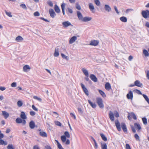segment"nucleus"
Instances as JSON below:
<instances>
[{
    "label": "nucleus",
    "instance_id": "7ed1b4c3",
    "mask_svg": "<svg viewBox=\"0 0 149 149\" xmlns=\"http://www.w3.org/2000/svg\"><path fill=\"white\" fill-rule=\"evenodd\" d=\"M16 122L18 124L22 123V125H24L26 123L25 120H22L20 118H17L15 120Z\"/></svg>",
    "mask_w": 149,
    "mask_h": 149
},
{
    "label": "nucleus",
    "instance_id": "4be33fe9",
    "mask_svg": "<svg viewBox=\"0 0 149 149\" xmlns=\"http://www.w3.org/2000/svg\"><path fill=\"white\" fill-rule=\"evenodd\" d=\"M92 19L91 17H83L82 21L84 22H87L90 21Z\"/></svg>",
    "mask_w": 149,
    "mask_h": 149
},
{
    "label": "nucleus",
    "instance_id": "5701e85b",
    "mask_svg": "<svg viewBox=\"0 0 149 149\" xmlns=\"http://www.w3.org/2000/svg\"><path fill=\"white\" fill-rule=\"evenodd\" d=\"M134 126L138 130V131L139 132L140 130L141 129V127L140 125L137 123H135L134 124Z\"/></svg>",
    "mask_w": 149,
    "mask_h": 149
},
{
    "label": "nucleus",
    "instance_id": "774afa93",
    "mask_svg": "<svg viewBox=\"0 0 149 149\" xmlns=\"http://www.w3.org/2000/svg\"><path fill=\"white\" fill-rule=\"evenodd\" d=\"M146 77L149 80V71L148 70L146 72Z\"/></svg>",
    "mask_w": 149,
    "mask_h": 149
},
{
    "label": "nucleus",
    "instance_id": "4468645a",
    "mask_svg": "<svg viewBox=\"0 0 149 149\" xmlns=\"http://www.w3.org/2000/svg\"><path fill=\"white\" fill-rule=\"evenodd\" d=\"M135 86L139 87H142L143 86L142 83H141L139 80H136L134 82Z\"/></svg>",
    "mask_w": 149,
    "mask_h": 149
},
{
    "label": "nucleus",
    "instance_id": "603ef678",
    "mask_svg": "<svg viewBox=\"0 0 149 149\" xmlns=\"http://www.w3.org/2000/svg\"><path fill=\"white\" fill-rule=\"evenodd\" d=\"M114 113L116 117L118 118L119 117V113L117 111H114Z\"/></svg>",
    "mask_w": 149,
    "mask_h": 149
},
{
    "label": "nucleus",
    "instance_id": "5fc2aeb1",
    "mask_svg": "<svg viewBox=\"0 0 149 149\" xmlns=\"http://www.w3.org/2000/svg\"><path fill=\"white\" fill-rule=\"evenodd\" d=\"M58 147V148L59 149H64L63 147H62L61 145L59 143V142H58V145H57Z\"/></svg>",
    "mask_w": 149,
    "mask_h": 149
},
{
    "label": "nucleus",
    "instance_id": "393cba45",
    "mask_svg": "<svg viewBox=\"0 0 149 149\" xmlns=\"http://www.w3.org/2000/svg\"><path fill=\"white\" fill-rule=\"evenodd\" d=\"M20 117L21 118L23 119V120H25L26 119L27 117L24 112L22 111L21 112Z\"/></svg>",
    "mask_w": 149,
    "mask_h": 149
},
{
    "label": "nucleus",
    "instance_id": "1a4fd4ad",
    "mask_svg": "<svg viewBox=\"0 0 149 149\" xmlns=\"http://www.w3.org/2000/svg\"><path fill=\"white\" fill-rule=\"evenodd\" d=\"M49 12L50 16L52 18H54L56 14L54 10L52 9H50L49 10Z\"/></svg>",
    "mask_w": 149,
    "mask_h": 149
},
{
    "label": "nucleus",
    "instance_id": "c756f323",
    "mask_svg": "<svg viewBox=\"0 0 149 149\" xmlns=\"http://www.w3.org/2000/svg\"><path fill=\"white\" fill-rule=\"evenodd\" d=\"M54 10L55 12L57 13H59L60 12L59 7L56 4H55L54 6Z\"/></svg>",
    "mask_w": 149,
    "mask_h": 149
},
{
    "label": "nucleus",
    "instance_id": "9d476101",
    "mask_svg": "<svg viewBox=\"0 0 149 149\" xmlns=\"http://www.w3.org/2000/svg\"><path fill=\"white\" fill-rule=\"evenodd\" d=\"M121 126L125 133L127 132V129L125 124L123 123H121Z\"/></svg>",
    "mask_w": 149,
    "mask_h": 149
},
{
    "label": "nucleus",
    "instance_id": "72a5a7b5",
    "mask_svg": "<svg viewBox=\"0 0 149 149\" xmlns=\"http://www.w3.org/2000/svg\"><path fill=\"white\" fill-rule=\"evenodd\" d=\"M143 53L145 56L148 57L149 56V53L148 52V51L146 49H144L143 50Z\"/></svg>",
    "mask_w": 149,
    "mask_h": 149
},
{
    "label": "nucleus",
    "instance_id": "2f4dec72",
    "mask_svg": "<svg viewBox=\"0 0 149 149\" xmlns=\"http://www.w3.org/2000/svg\"><path fill=\"white\" fill-rule=\"evenodd\" d=\"M120 19L121 21L124 22H126L127 21V18L124 16L120 17Z\"/></svg>",
    "mask_w": 149,
    "mask_h": 149
},
{
    "label": "nucleus",
    "instance_id": "ddd939ff",
    "mask_svg": "<svg viewBox=\"0 0 149 149\" xmlns=\"http://www.w3.org/2000/svg\"><path fill=\"white\" fill-rule=\"evenodd\" d=\"M98 43L99 42L97 41L96 40H93L91 41V42L89 45H90L96 46L97 45Z\"/></svg>",
    "mask_w": 149,
    "mask_h": 149
},
{
    "label": "nucleus",
    "instance_id": "49530a36",
    "mask_svg": "<svg viewBox=\"0 0 149 149\" xmlns=\"http://www.w3.org/2000/svg\"><path fill=\"white\" fill-rule=\"evenodd\" d=\"M65 136H66V137H67L68 138H69L70 137V134L67 131H66L64 132Z\"/></svg>",
    "mask_w": 149,
    "mask_h": 149
},
{
    "label": "nucleus",
    "instance_id": "9b49d317",
    "mask_svg": "<svg viewBox=\"0 0 149 149\" xmlns=\"http://www.w3.org/2000/svg\"><path fill=\"white\" fill-rule=\"evenodd\" d=\"M115 125L118 130L119 131H120L121 130L120 125L118 120L116 121Z\"/></svg>",
    "mask_w": 149,
    "mask_h": 149
},
{
    "label": "nucleus",
    "instance_id": "09e8293b",
    "mask_svg": "<svg viewBox=\"0 0 149 149\" xmlns=\"http://www.w3.org/2000/svg\"><path fill=\"white\" fill-rule=\"evenodd\" d=\"M95 3L97 6H100V3L99 0H94Z\"/></svg>",
    "mask_w": 149,
    "mask_h": 149
},
{
    "label": "nucleus",
    "instance_id": "a18cd8bd",
    "mask_svg": "<svg viewBox=\"0 0 149 149\" xmlns=\"http://www.w3.org/2000/svg\"><path fill=\"white\" fill-rule=\"evenodd\" d=\"M17 104L19 107H21L23 103L21 101L19 100L17 102Z\"/></svg>",
    "mask_w": 149,
    "mask_h": 149
},
{
    "label": "nucleus",
    "instance_id": "6ab92c4d",
    "mask_svg": "<svg viewBox=\"0 0 149 149\" xmlns=\"http://www.w3.org/2000/svg\"><path fill=\"white\" fill-rule=\"evenodd\" d=\"M82 71L86 77H88L89 76V74L88 71L85 68H83L82 69Z\"/></svg>",
    "mask_w": 149,
    "mask_h": 149
},
{
    "label": "nucleus",
    "instance_id": "e433bc0d",
    "mask_svg": "<svg viewBox=\"0 0 149 149\" xmlns=\"http://www.w3.org/2000/svg\"><path fill=\"white\" fill-rule=\"evenodd\" d=\"M40 135L42 136L47 137V134L46 133L44 132H40L39 133Z\"/></svg>",
    "mask_w": 149,
    "mask_h": 149
},
{
    "label": "nucleus",
    "instance_id": "412c9836",
    "mask_svg": "<svg viewBox=\"0 0 149 149\" xmlns=\"http://www.w3.org/2000/svg\"><path fill=\"white\" fill-rule=\"evenodd\" d=\"M29 126L31 129H33L34 128L35 126L34 122L33 120L31 121L29 123Z\"/></svg>",
    "mask_w": 149,
    "mask_h": 149
},
{
    "label": "nucleus",
    "instance_id": "de8ad7c7",
    "mask_svg": "<svg viewBox=\"0 0 149 149\" xmlns=\"http://www.w3.org/2000/svg\"><path fill=\"white\" fill-rule=\"evenodd\" d=\"M54 123H55V125H57V126H61V123L58 121H55L54 122Z\"/></svg>",
    "mask_w": 149,
    "mask_h": 149
},
{
    "label": "nucleus",
    "instance_id": "a211bd4d",
    "mask_svg": "<svg viewBox=\"0 0 149 149\" xmlns=\"http://www.w3.org/2000/svg\"><path fill=\"white\" fill-rule=\"evenodd\" d=\"M77 14L79 19L82 21L83 17L81 12L79 11H77Z\"/></svg>",
    "mask_w": 149,
    "mask_h": 149
},
{
    "label": "nucleus",
    "instance_id": "c03bdc74",
    "mask_svg": "<svg viewBox=\"0 0 149 149\" xmlns=\"http://www.w3.org/2000/svg\"><path fill=\"white\" fill-rule=\"evenodd\" d=\"M5 12L6 15L10 17H12V15H11V13L10 12H8L6 10H5Z\"/></svg>",
    "mask_w": 149,
    "mask_h": 149
},
{
    "label": "nucleus",
    "instance_id": "8fccbe9b",
    "mask_svg": "<svg viewBox=\"0 0 149 149\" xmlns=\"http://www.w3.org/2000/svg\"><path fill=\"white\" fill-rule=\"evenodd\" d=\"M134 137L136 141H139V137L137 134H136L134 135Z\"/></svg>",
    "mask_w": 149,
    "mask_h": 149
},
{
    "label": "nucleus",
    "instance_id": "f257e3e1",
    "mask_svg": "<svg viewBox=\"0 0 149 149\" xmlns=\"http://www.w3.org/2000/svg\"><path fill=\"white\" fill-rule=\"evenodd\" d=\"M97 103L98 104L99 107L101 109L104 108V106L103 103V101L101 98H97L96 99Z\"/></svg>",
    "mask_w": 149,
    "mask_h": 149
},
{
    "label": "nucleus",
    "instance_id": "c9c22d12",
    "mask_svg": "<svg viewBox=\"0 0 149 149\" xmlns=\"http://www.w3.org/2000/svg\"><path fill=\"white\" fill-rule=\"evenodd\" d=\"M61 139L63 143H65L66 141V137L65 136L63 135L61 136Z\"/></svg>",
    "mask_w": 149,
    "mask_h": 149
},
{
    "label": "nucleus",
    "instance_id": "bb28decb",
    "mask_svg": "<svg viewBox=\"0 0 149 149\" xmlns=\"http://www.w3.org/2000/svg\"><path fill=\"white\" fill-rule=\"evenodd\" d=\"M88 102L90 105L93 108H95L96 107V105L95 103H93L90 100H88Z\"/></svg>",
    "mask_w": 149,
    "mask_h": 149
},
{
    "label": "nucleus",
    "instance_id": "e2e57ef3",
    "mask_svg": "<svg viewBox=\"0 0 149 149\" xmlns=\"http://www.w3.org/2000/svg\"><path fill=\"white\" fill-rule=\"evenodd\" d=\"M32 109L36 111H38V109L36 108V107L35 106L33 105L32 106Z\"/></svg>",
    "mask_w": 149,
    "mask_h": 149
},
{
    "label": "nucleus",
    "instance_id": "a878e982",
    "mask_svg": "<svg viewBox=\"0 0 149 149\" xmlns=\"http://www.w3.org/2000/svg\"><path fill=\"white\" fill-rule=\"evenodd\" d=\"M23 38L20 36H17L15 38V40L17 42H20L23 40Z\"/></svg>",
    "mask_w": 149,
    "mask_h": 149
},
{
    "label": "nucleus",
    "instance_id": "37998d69",
    "mask_svg": "<svg viewBox=\"0 0 149 149\" xmlns=\"http://www.w3.org/2000/svg\"><path fill=\"white\" fill-rule=\"evenodd\" d=\"M76 8L78 10H80L81 9V7L77 2L75 4Z\"/></svg>",
    "mask_w": 149,
    "mask_h": 149
},
{
    "label": "nucleus",
    "instance_id": "f704fd0d",
    "mask_svg": "<svg viewBox=\"0 0 149 149\" xmlns=\"http://www.w3.org/2000/svg\"><path fill=\"white\" fill-rule=\"evenodd\" d=\"M7 143L2 139H0V145H6Z\"/></svg>",
    "mask_w": 149,
    "mask_h": 149
},
{
    "label": "nucleus",
    "instance_id": "20e7f679",
    "mask_svg": "<svg viewBox=\"0 0 149 149\" xmlns=\"http://www.w3.org/2000/svg\"><path fill=\"white\" fill-rule=\"evenodd\" d=\"M63 26L64 28H67L70 26H72L71 23L68 21L63 22L62 23Z\"/></svg>",
    "mask_w": 149,
    "mask_h": 149
},
{
    "label": "nucleus",
    "instance_id": "dca6fc26",
    "mask_svg": "<svg viewBox=\"0 0 149 149\" xmlns=\"http://www.w3.org/2000/svg\"><path fill=\"white\" fill-rule=\"evenodd\" d=\"M104 8L106 11L108 12H109L111 10V7L108 5L105 4L104 5Z\"/></svg>",
    "mask_w": 149,
    "mask_h": 149
},
{
    "label": "nucleus",
    "instance_id": "f8f14e48",
    "mask_svg": "<svg viewBox=\"0 0 149 149\" xmlns=\"http://www.w3.org/2000/svg\"><path fill=\"white\" fill-rule=\"evenodd\" d=\"M109 118L112 121H114V117L113 112L112 111H110L109 112Z\"/></svg>",
    "mask_w": 149,
    "mask_h": 149
},
{
    "label": "nucleus",
    "instance_id": "4c0bfd02",
    "mask_svg": "<svg viewBox=\"0 0 149 149\" xmlns=\"http://www.w3.org/2000/svg\"><path fill=\"white\" fill-rule=\"evenodd\" d=\"M142 120L143 124L144 125H146L147 123V119L146 118L143 117L142 118Z\"/></svg>",
    "mask_w": 149,
    "mask_h": 149
},
{
    "label": "nucleus",
    "instance_id": "aec40b11",
    "mask_svg": "<svg viewBox=\"0 0 149 149\" xmlns=\"http://www.w3.org/2000/svg\"><path fill=\"white\" fill-rule=\"evenodd\" d=\"M89 7L90 10L92 11L93 13H94L95 12L94 10L95 8L93 4L91 3H89Z\"/></svg>",
    "mask_w": 149,
    "mask_h": 149
},
{
    "label": "nucleus",
    "instance_id": "79ce46f5",
    "mask_svg": "<svg viewBox=\"0 0 149 149\" xmlns=\"http://www.w3.org/2000/svg\"><path fill=\"white\" fill-rule=\"evenodd\" d=\"M130 115L134 119L136 120L137 119V117L135 114L133 112H131L130 113Z\"/></svg>",
    "mask_w": 149,
    "mask_h": 149
},
{
    "label": "nucleus",
    "instance_id": "7c9ffc66",
    "mask_svg": "<svg viewBox=\"0 0 149 149\" xmlns=\"http://www.w3.org/2000/svg\"><path fill=\"white\" fill-rule=\"evenodd\" d=\"M101 148L102 149H107V146L105 143H101Z\"/></svg>",
    "mask_w": 149,
    "mask_h": 149
},
{
    "label": "nucleus",
    "instance_id": "ea45409f",
    "mask_svg": "<svg viewBox=\"0 0 149 149\" xmlns=\"http://www.w3.org/2000/svg\"><path fill=\"white\" fill-rule=\"evenodd\" d=\"M142 95L143 97L145 98V100L149 104V99L148 97L145 94H143Z\"/></svg>",
    "mask_w": 149,
    "mask_h": 149
},
{
    "label": "nucleus",
    "instance_id": "473e14b6",
    "mask_svg": "<svg viewBox=\"0 0 149 149\" xmlns=\"http://www.w3.org/2000/svg\"><path fill=\"white\" fill-rule=\"evenodd\" d=\"M100 136L102 139L105 141H107V139L105 136L102 133L100 134Z\"/></svg>",
    "mask_w": 149,
    "mask_h": 149
},
{
    "label": "nucleus",
    "instance_id": "6e6552de",
    "mask_svg": "<svg viewBox=\"0 0 149 149\" xmlns=\"http://www.w3.org/2000/svg\"><path fill=\"white\" fill-rule=\"evenodd\" d=\"M31 69V68L28 65H25L23 68V71L25 72H27Z\"/></svg>",
    "mask_w": 149,
    "mask_h": 149
},
{
    "label": "nucleus",
    "instance_id": "58836bf2",
    "mask_svg": "<svg viewBox=\"0 0 149 149\" xmlns=\"http://www.w3.org/2000/svg\"><path fill=\"white\" fill-rule=\"evenodd\" d=\"M61 55L62 58L63 59H65L67 60H68L69 58L68 56H66L62 53L61 54Z\"/></svg>",
    "mask_w": 149,
    "mask_h": 149
},
{
    "label": "nucleus",
    "instance_id": "052dcab7",
    "mask_svg": "<svg viewBox=\"0 0 149 149\" xmlns=\"http://www.w3.org/2000/svg\"><path fill=\"white\" fill-rule=\"evenodd\" d=\"M7 148L8 149H14L12 145H8L7 146Z\"/></svg>",
    "mask_w": 149,
    "mask_h": 149
},
{
    "label": "nucleus",
    "instance_id": "6e6d98bb",
    "mask_svg": "<svg viewBox=\"0 0 149 149\" xmlns=\"http://www.w3.org/2000/svg\"><path fill=\"white\" fill-rule=\"evenodd\" d=\"M11 86L12 87H15L17 86L16 83L14 82L11 84Z\"/></svg>",
    "mask_w": 149,
    "mask_h": 149
},
{
    "label": "nucleus",
    "instance_id": "c85d7f7f",
    "mask_svg": "<svg viewBox=\"0 0 149 149\" xmlns=\"http://www.w3.org/2000/svg\"><path fill=\"white\" fill-rule=\"evenodd\" d=\"M2 114L6 119L9 116V113L6 111H2Z\"/></svg>",
    "mask_w": 149,
    "mask_h": 149
},
{
    "label": "nucleus",
    "instance_id": "b1692460",
    "mask_svg": "<svg viewBox=\"0 0 149 149\" xmlns=\"http://www.w3.org/2000/svg\"><path fill=\"white\" fill-rule=\"evenodd\" d=\"M105 89L108 91L109 90L111 89L110 84L109 82H107L105 84Z\"/></svg>",
    "mask_w": 149,
    "mask_h": 149
},
{
    "label": "nucleus",
    "instance_id": "2eb2a0df",
    "mask_svg": "<svg viewBox=\"0 0 149 149\" xmlns=\"http://www.w3.org/2000/svg\"><path fill=\"white\" fill-rule=\"evenodd\" d=\"M59 49L58 47L55 48V49L54 53V55L55 57H58L59 55Z\"/></svg>",
    "mask_w": 149,
    "mask_h": 149
},
{
    "label": "nucleus",
    "instance_id": "f3484780",
    "mask_svg": "<svg viewBox=\"0 0 149 149\" xmlns=\"http://www.w3.org/2000/svg\"><path fill=\"white\" fill-rule=\"evenodd\" d=\"M91 79L93 81L96 82L97 81V79L96 76L93 74H91L90 77Z\"/></svg>",
    "mask_w": 149,
    "mask_h": 149
},
{
    "label": "nucleus",
    "instance_id": "680f3d73",
    "mask_svg": "<svg viewBox=\"0 0 149 149\" xmlns=\"http://www.w3.org/2000/svg\"><path fill=\"white\" fill-rule=\"evenodd\" d=\"M20 6L21 7H22L23 9H27L26 7V6L24 4H21L20 5Z\"/></svg>",
    "mask_w": 149,
    "mask_h": 149
},
{
    "label": "nucleus",
    "instance_id": "338daca9",
    "mask_svg": "<svg viewBox=\"0 0 149 149\" xmlns=\"http://www.w3.org/2000/svg\"><path fill=\"white\" fill-rule=\"evenodd\" d=\"M126 149H131V147L130 145L128 144H126Z\"/></svg>",
    "mask_w": 149,
    "mask_h": 149
},
{
    "label": "nucleus",
    "instance_id": "69168bd1",
    "mask_svg": "<svg viewBox=\"0 0 149 149\" xmlns=\"http://www.w3.org/2000/svg\"><path fill=\"white\" fill-rule=\"evenodd\" d=\"M30 114L31 116H33L36 114V113L34 111H31L30 112Z\"/></svg>",
    "mask_w": 149,
    "mask_h": 149
},
{
    "label": "nucleus",
    "instance_id": "39448f33",
    "mask_svg": "<svg viewBox=\"0 0 149 149\" xmlns=\"http://www.w3.org/2000/svg\"><path fill=\"white\" fill-rule=\"evenodd\" d=\"M81 85L86 95L88 96L89 95V92L87 89L82 83H81Z\"/></svg>",
    "mask_w": 149,
    "mask_h": 149
},
{
    "label": "nucleus",
    "instance_id": "0e129e2a",
    "mask_svg": "<svg viewBox=\"0 0 149 149\" xmlns=\"http://www.w3.org/2000/svg\"><path fill=\"white\" fill-rule=\"evenodd\" d=\"M68 12L72 14L73 13V10L70 8H67Z\"/></svg>",
    "mask_w": 149,
    "mask_h": 149
},
{
    "label": "nucleus",
    "instance_id": "423d86ee",
    "mask_svg": "<svg viewBox=\"0 0 149 149\" xmlns=\"http://www.w3.org/2000/svg\"><path fill=\"white\" fill-rule=\"evenodd\" d=\"M127 97L128 99L132 100L133 98V94L132 91H130L128 93L127 95Z\"/></svg>",
    "mask_w": 149,
    "mask_h": 149
},
{
    "label": "nucleus",
    "instance_id": "f03ea898",
    "mask_svg": "<svg viewBox=\"0 0 149 149\" xmlns=\"http://www.w3.org/2000/svg\"><path fill=\"white\" fill-rule=\"evenodd\" d=\"M141 15L144 18H147L148 17H149V10H146L142 11Z\"/></svg>",
    "mask_w": 149,
    "mask_h": 149
},
{
    "label": "nucleus",
    "instance_id": "bf43d9fd",
    "mask_svg": "<svg viewBox=\"0 0 149 149\" xmlns=\"http://www.w3.org/2000/svg\"><path fill=\"white\" fill-rule=\"evenodd\" d=\"M33 15L35 16H39L40 15L38 11L35 12Z\"/></svg>",
    "mask_w": 149,
    "mask_h": 149
},
{
    "label": "nucleus",
    "instance_id": "864d4df0",
    "mask_svg": "<svg viewBox=\"0 0 149 149\" xmlns=\"http://www.w3.org/2000/svg\"><path fill=\"white\" fill-rule=\"evenodd\" d=\"M33 97L34 99L37 100L40 102H41L42 101V99L38 97L37 96H34Z\"/></svg>",
    "mask_w": 149,
    "mask_h": 149
},
{
    "label": "nucleus",
    "instance_id": "0eeeda50",
    "mask_svg": "<svg viewBox=\"0 0 149 149\" xmlns=\"http://www.w3.org/2000/svg\"><path fill=\"white\" fill-rule=\"evenodd\" d=\"M77 39V37L76 36H73L70 38L69 41L70 44H72Z\"/></svg>",
    "mask_w": 149,
    "mask_h": 149
},
{
    "label": "nucleus",
    "instance_id": "cd10ccee",
    "mask_svg": "<svg viewBox=\"0 0 149 149\" xmlns=\"http://www.w3.org/2000/svg\"><path fill=\"white\" fill-rule=\"evenodd\" d=\"M65 3H63L61 5V6L62 11V13L63 15L65 14Z\"/></svg>",
    "mask_w": 149,
    "mask_h": 149
},
{
    "label": "nucleus",
    "instance_id": "a19ab883",
    "mask_svg": "<svg viewBox=\"0 0 149 149\" xmlns=\"http://www.w3.org/2000/svg\"><path fill=\"white\" fill-rule=\"evenodd\" d=\"M99 92L100 93L102 96L103 97H105L106 96V95L104 92L101 90H99Z\"/></svg>",
    "mask_w": 149,
    "mask_h": 149
},
{
    "label": "nucleus",
    "instance_id": "3c124183",
    "mask_svg": "<svg viewBox=\"0 0 149 149\" xmlns=\"http://www.w3.org/2000/svg\"><path fill=\"white\" fill-rule=\"evenodd\" d=\"M66 52L65 48V47H61L60 50V52Z\"/></svg>",
    "mask_w": 149,
    "mask_h": 149
},
{
    "label": "nucleus",
    "instance_id": "13d9d810",
    "mask_svg": "<svg viewBox=\"0 0 149 149\" xmlns=\"http://www.w3.org/2000/svg\"><path fill=\"white\" fill-rule=\"evenodd\" d=\"M136 93L138 94H139L140 95H142V93L141 92L140 90H138L137 89H136L135 90H134Z\"/></svg>",
    "mask_w": 149,
    "mask_h": 149
},
{
    "label": "nucleus",
    "instance_id": "4d7b16f0",
    "mask_svg": "<svg viewBox=\"0 0 149 149\" xmlns=\"http://www.w3.org/2000/svg\"><path fill=\"white\" fill-rule=\"evenodd\" d=\"M47 4L50 6L52 7L53 6V4L51 1H48L47 2Z\"/></svg>",
    "mask_w": 149,
    "mask_h": 149
}]
</instances>
